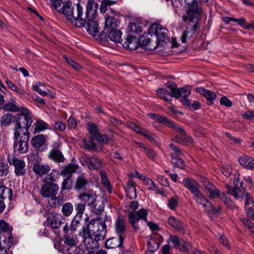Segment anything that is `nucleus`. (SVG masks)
Returning <instances> with one entry per match:
<instances>
[{"instance_id": "obj_24", "label": "nucleus", "mask_w": 254, "mask_h": 254, "mask_svg": "<svg viewBox=\"0 0 254 254\" xmlns=\"http://www.w3.org/2000/svg\"><path fill=\"white\" fill-rule=\"evenodd\" d=\"M118 22L116 18L110 16H107L105 17V32L117 29Z\"/></svg>"}, {"instance_id": "obj_6", "label": "nucleus", "mask_w": 254, "mask_h": 254, "mask_svg": "<svg viewBox=\"0 0 254 254\" xmlns=\"http://www.w3.org/2000/svg\"><path fill=\"white\" fill-rule=\"evenodd\" d=\"M170 147L172 150L171 153L172 158V162L176 166L181 169L184 168L185 163L182 159L181 158L183 156V153L181 149L174 144L171 143Z\"/></svg>"}, {"instance_id": "obj_41", "label": "nucleus", "mask_w": 254, "mask_h": 254, "mask_svg": "<svg viewBox=\"0 0 254 254\" xmlns=\"http://www.w3.org/2000/svg\"><path fill=\"white\" fill-rule=\"evenodd\" d=\"M135 41L134 40L132 37H128L124 42V46L130 50H134L136 48Z\"/></svg>"}, {"instance_id": "obj_56", "label": "nucleus", "mask_w": 254, "mask_h": 254, "mask_svg": "<svg viewBox=\"0 0 254 254\" xmlns=\"http://www.w3.org/2000/svg\"><path fill=\"white\" fill-rule=\"evenodd\" d=\"M113 2L109 0H105L101 4L100 6V11L101 13H105L107 10V6L112 5Z\"/></svg>"}, {"instance_id": "obj_58", "label": "nucleus", "mask_w": 254, "mask_h": 254, "mask_svg": "<svg viewBox=\"0 0 254 254\" xmlns=\"http://www.w3.org/2000/svg\"><path fill=\"white\" fill-rule=\"evenodd\" d=\"M0 230L2 232H10L11 228L4 220H0Z\"/></svg>"}, {"instance_id": "obj_57", "label": "nucleus", "mask_w": 254, "mask_h": 254, "mask_svg": "<svg viewBox=\"0 0 254 254\" xmlns=\"http://www.w3.org/2000/svg\"><path fill=\"white\" fill-rule=\"evenodd\" d=\"M170 239L171 242L174 244V246L176 248L178 249L179 248L181 249V248H180V246L181 245L182 242L177 236H170Z\"/></svg>"}, {"instance_id": "obj_27", "label": "nucleus", "mask_w": 254, "mask_h": 254, "mask_svg": "<svg viewBox=\"0 0 254 254\" xmlns=\"http://www.w3.org/2000/svg\"><path fill=\"white\" fill-rule=\"evenodd\" d=\"M115 227L116 232L119 235V236H123L126 228L124 219L121 217H118L115 222Z\"/></svg>"}, {"instance_id": "obj_35", "label": "nucleus", "mask_w": 254, "mask_h": 254, "mask_svg": "<svg viewBox=\"0 0 254 254\" xmlns=\"http://www.w3.org/2000/svg\"><path fill=\"white\" fill-rule=\"evenodd\" d=\"M71 232L64 235V243L70 246H73L76 244V237Z\"/></svg>"}, {"instance_id": "obj_36", "label": "nucleus", "mask_w": 254, "mask_h": 254, "mask_svg": "<svg viewBox=\"0 0 254 254\" xmlns=\"http://www.w3.org/2000/svg\"><path fill=\"white\" fill-rule=\"evenodd\" d=\"M101 183L107 189L108 191L111 193L112 192V187L110 184V182L107 179L106 173L104 171L100 172Z\"/></svg>"}, {"instance_id": "obj_23", "label": "nucleus", "mask_w": 254, "mask_h": 254, "mask_svg": "<svg viewBox=\"0 0 254 254\" xmlns=\"http://www.w3.org/2000/svg\"><path fill=\"white\" fill-rule=\"evenodd\" d=\"M48 157L49 159L57 163H62L64 160V158L62 152L60 150L56 149L51 150L49 152Z\"/></svg>"}, {"instance_id": "obj_9", "label": "nucleus", "mask_w": 254, "mask_h": 254, "mask_svg": "<svg viewBox=\"0 0 254 254\" xmlns=\"http://www.w3.org/2000/svg\"><path fill=\"white\" fill-rule=\"evenodd\" d=\"M147 251L150 253L157 251L162 243V237L157 233H154L146 237Z\"/></svg>"}, {"instance_id": "obj_38", "label": "nucleus", "mask_w": 254, "mask_h": 254, "mask_svg": "<svg viewBox=\"0 0 254 254\" xmlns=\"http://www.w3.org/2000/svg\"><path fill=\"white\" fill-rule=\"evenodd\" d=\"M84 148L89 150H95L96 148V145L93 142L92 137L89 139L84 138L82 140Z\"/></svg>"}, {"instance_id": "obj_54", "label": "nucleus", "mask_w": 254, "mask_h": 254, "mask_svg": "<svg viewBox=\"0 0 254 254\" xmlns=\"http://www.w3.org/2000/svg\"><path fill=\"white\" fill-rule=\"evenodd\" d=\"M127 193V197L128 198L134 199L136 197L137 194L135 188H130L125 190Z\"/></svg>"}, {"instance_id": "obj_63", "label": "nucleus", "mask_w": 254, "mask_h": 254, "mask_svg": "<svg viewBox=\"0 0 254 254\" xmlns=\"http://www.w3.org/2000/svg\"><path fill=\"white\" fill-rule=\"evenodd\" d=\"M220 103L221 105H224L227 107H230L232 105L231 101L225 96L220 98Z\"/></svg>"}, {"instance_id": "obj_47", "label": "nucleus", "mask_w": 254, "mask_h": 254, "mask_svg": "<svg viewBox=\"0 0 254 254\" xmlns=\"http://www.w3.org/2000/svg\"><path fill=\"white\" fill-rule=\"evenodd\" d=\"M13 121V116L10 114H6L3 116L1 120V123L4 126H8Z\"/></svg>"}, {"instance_id": "obj_18", "label": "nucleus", "mask_w": 254, "mask_h": 254, "mask_svg": "<svg viewBox=\"0 0 254 254\" xmlns=\"http://www.w3.org/2000/svg\"><path fill=\"white\" fill-rule=\"evenodd\" d=\"M87 165L90 170L99 169L104 166V162L96 156L88 158L87 160Z\"/></svg>"}, {"instance_id": "obj_48", "label": "nucleus", "mask_w": 254, "mask_h": 254, "mask_svg": "<svg viewBox=\"0 0 254 254\" xmlns=\"http://www.w3.org/2000/svg\"><path fill=\"white\" fill-rule=\"evenodd\" d=\"M9 172V166L7 163L0 162V176H6Z\"/></svg>"}, {"instance_id": "obj_34", "label": "nucleus", "mask_w": 254, "mask_h": 254, "mask_svg": "<svg viewBox=\"0 0 254 254\" xmlns=\"http://www.w3.org/2000/svg\"><path fill=\"white\" fill-rule=\"evenodd\" d=\"M35 127L33 132L36 133L48 128V124L42 120H38L34 124Z\"/></svg>"}, {"instance_id": "obj_21", "label": "nucleus", "mask_w": 254, "mask_h": 254, "mask_svg": "<svg viewBox=\"0 0 254 254\" xmlns=\"http://www.w3.org/2000/svg\"><path fill=\"white\" fill-rule=\"evenodd\" d=\"M168 223L172 227L179 232L182 233H185L184 225L179 219L174 216L169 217L168 219Z\"/></svg>"}, {"instance_id": "obj_11", "label": "nucleus", "mask_w": 254, "mask_h": 254, "mask_svg": "<svg viewBox=\"0 0 254 254\" xmlns=\"http://www.w3.org/2000/svg\"><path fill=\"white\" fill-rule=\"evenodd\" d=\"M193 198L197 203L202 205L203 208L207 211H212L214 213H218L220 210V208H209L208 204H210V203L208 201L207 199L203 195L200 189L193 193Z\"/></svg>"}, {"instance_id": "obj_16", "label": "nucleus", "mask_w": 254, "mask_h": 254, "mask_svg": "<svg viewBox=\"0 0 254 254\" xmlns=\"http://www.w3.org/2000/svg\"><path fill=\"white\" fill-rule=\"evenodd\" d=\"M51 170V167L47 164H43L41 163L35 162L33 166V171L35 174L39 177H42L47 175Z\"/></svg>"}, {"instance_id": "obj_17", "label": "nucleus", "mask_w": 254, "mask_h": 254, "mask_svg": "<svg viewBox=\"0 0 254 254\" xmlns=\"http://www.w3.org/2000/svg\"><path fill=\"white\" fill-rule=\"evenodd\" d=\"M183 183L192 194L200 189V185L193 179L190 178H185L183 180Z\"/></svg>"}, {"instance_id": "obj_45", "label": "nucleus", "mask_w": 254, "mask_h": 254, "mask_svg": "<svg viewBox=\"0 0 254 254\" xmlns=\"http://www.w3.org/2000/svg\"><path fill=\"white\" fill-rule=\"evenodd\" d=\"M77 212L75 216L82 218V215L85 209V203H78L75 206Z\"/></svg>"}, {"instance_id": "obj_20", "label": "nucleus", "mask_w": 254, "mask_h": 254, "mask_svg": "<svg viewBox=\"0 0 254 254\" xmlns=\"http://www.w3.org/2000/svg\"><path fill=\"white\" fill-rule=\"evenodd\" d=\"M204 190L211 199L218 198L221 194L220 190L211 184H205Z\"/></svg>"}, {"instance_id": "obj_40", "label": "nucleus", "mask_w": 254, "mask_h": 254, "mask_svg": "<svg viewBox=\"0 0 254 254\" xmlns=\"http://www.w3.org/2000/svg\"><path fill=\"white\" fill-rule=\"evenodd\" d=\"M142 180L144 182V185L148 190L153 191H156L158 190V188L155 183L149 178L143 177Z\"/></svg>"}, {"instance_id": "obj_53", "label": "nucleus", "mask_w": 254, "mask_h": 254, "mask_svg": "<svg viewBox=\"0 0 254 254\" xmlns=\"http://www.w3.org/2000/svg\"><path fill=\"white\" fill-rule=\"evenodd\" d=\"M143 150L148 158L154 160L157 156L156 153L151 148L143 147Z\"/></svg>"}, {"instance_id": "obj_3", "label": "nucleus", "mask_w": 254, "mask_h": 254, "mask_svg": "<svg viewBox=\"0 0 254 254\" xmlns=\"http://www.w3.org/2000/svg\"><path fill=\"white\" fill-rule=\"evenodd\" d=\"M16 125L18 126V130L16 129V134L18 135L17 130L21 129L20 127L28 129L33 122L32 115L28 109L25 107H21L20 114L17 115L16 119Z\"/></svg>"}, {"instance_id": "obj_44", "label": "nucleus", "mask_w": 254, "mask_h": 254, "mask_svg": "<svg viewBox=\"0 0 254 254\" xmlns=\"http://www.w3.org/2000/svg\"><path fill=\"white\" fill-rule=\"evenodd\" d=\"M71 177V175H68L64 180L62 184V190H70L72 188Z\"/></svg>"}, {"instance_id": "obj_25", "label": "nucleus", "mask_w": 254, "mask_h": 254, "mask_svg": "<svg viewBox=\"0 0 254 254\" xmlns=\"http://www.w3.org/2000/svg\"><path fill=\"white\" fill-rule=\"evenodd\" d=\"M64 219L61 214H55L52 217L49 225L52 229H58L62 225Z\"/></svg>"}, {"instance_id": "obj_62", "label": "nucleus", "mask_w": 254, "mask_h": 254, "mask_svg": "<svg viewBox=\"0 0 254 254\" xmlns=\"http://www.w3.org/2000/svg\"><path fill=\"white\" fill-rule=\"evenodd\" d=\"M58 171L56 170H52V172L48 175V179L51 182H55L57 179Z\"/></svg>"}, {"instance_id": "obj_2", "label": "nucleus", "mask_w": 254, "mask_h": 254, "mask_svg": "<svg viewBox=\"0 0 254 254\" xmlns=\"http://www.w3.org/2000/svg\"><path fill=\"white\" fill-rule=\"evenodd\" d=\"M107 226L101 219H92L87 226H83L79 235L85 237L86 234L93 236L100 240H103L106 236Z\"/></svg>"}, {"instance_id": "obj_60", "label": "nucleus", "mask_w": 254, "mask_h": 254, "mask_svg": "<svg viewBox=\"0 0 254 254\" xmlns=\"http://www.w3.org/2000/svg\"><path fill=\"white\" fill-rule=\"evenodd\" d=\"M250 158V157H248L246 155H243L241 156L239 158V163L240 165L247 169Z\"/></svg>"}, {"instance_id": "obj_42", "label": "nucleus", "mask_w": 254, "mask_h": 254, "mask_svg": "<svg viewBox=\"0 0 254 254\" xmlns=\"http://www.w3.org/2000/svg\"><path fill=\"white\" fill-rule=\"evenodd\" d=\"M127 30L130 33H138L141 31L140 26L135 23H130L127 27Z\"/></svg>"}, {"instance_id": "obj_30", "label": "nucleus", "mask_w": 254, "mask_h": 254, "mask_svg": "<svg viewBox=\"0 0 254 254\" xmlns=\"http://www.w3.org/2000/svg\"><path fill=\"white\" fill-rule=\"evenodd\" d=\"M135 211H132L130 212L128 215V220L129 223L132 225L133 228L135 231L139 229V227L136 225L140 219Z\"/></svg>"}, {"instance_id": "obj_1", "label": "nucleus", "mask_w": 254, "mask_h": 254, "mask_svg": "<svg viewBox=\"0 0 254 254\" xmlns=\"http://www.w3.org/2000/svg\"><path fill=\"white\" fill-rule=\"evenodd\" d=\"M149 116L153 120L162 123L168 127L175 130L176 135L173 140L180 144H189L192 142V139L188 136L181 126H178L174 122L165 117L157 114H150Z\"/></svg>"}, {"instance_id": "obj_12", "label": "nucleus", "mask_w": 254, "mask_h": 254, "mask_svg": "<svg viewBox=\"0 0 254 254\" xmlns=\"http://www.w3.org/2000/svg\"><path fill=\"white\" fill-rule=\"evenodd\" d=\"M84 239L83 241L85 249L89 252H93L96 250L99 247L98 241L100 239L93 236H90L89 234H86L85 237H83Z\"/></svg>"}, {"instance_id": "obj_14", "label": "nucleus", "mask_w": 254, "mask_h": 254, "mask_svg": "<svg viewBox=\"0 0 254 254\" xmlns=\"http://www.w3.org/2000/svg\"><path fill=\"white\" fill-rule=\"evenodd\" d=\"M29 139V137L25 134L23 136V139L15 140L14 144V150L18 153H24L27 152L28 148V144L27 141Z\"/></svg>"}, {"instance_id": "obj_26", "label": "nucleus", "mask_w": 254, "mask_h": 254, "mask_svg": "<svg viewBox=\"0 0 254 254\" xmlns=\"http://www.w3.org/2000/svg\"><path fill=\"white\" fill-rule=\"evenodd\" d=\"M196 90L199 93L204 96L210 102V104L213 103V100H214L216 97V95L214 92L205 89L203 87H198L196 89Z\"/></svg>"}, {"instance_id": "obj_51", "label": "nucleus", "mask_w": 254, "mask_h": 254, "mask_svg": "<svg viewBox=\"0 0 254 254\" xmlns=\"http://www.w3.org/2000/svg\"><path fill=\"white\" fill-rule=\"evenodd\" d=\"M5 108L6 110L11 112L19 111L20 112L21 108H19L15 103L9 102L5 104Z\"/></svg>"}, {"instance_id": "obj_22", "label": "nucleus", "mask_w": 254, "mask_h": 254, "mask_svg": "<svg viewBox=\"0 0 254 254\" xmlns=\"http://www.w3.org/2000/svg\"><path fill=\"white\" fill-rule=\"evenodd\" d=\"M88 184L87 178L83 175L78 176L76 179L74 189L76 190H83Z\"/></svg>"}, {"instance_id": "obj_52", "label": "nucleus", "mask_w": 254, "mask_h": 254, "mask_svg": "<svg viewBox=\"0 0 254 254\" xmlns=\"http://www.w3.org/2000/svg\"><path fill=\"white\" fill-rule=\"evenodd\" d=\"M43 86V84H42L40 82H37L36 84L33 85L32 86V89L33 90L36 91L38 93H39L42 96H45L47 95V92L43 91L40 88L41 86Z\"/></svg>"}, {"instance_id": "obj_28", "label": "nucleus", "mask_w": 254, "mask_h": 254, "mask_svg": "<svg viewBox=\"0 0 254 254\" xmlns=\"http://www.w3.org/2000/svg\"><path fill=\"white\" fill-rule=\"evenodd\" d=\"M12 196V192L11 189L4 186L3 185H0V199H8V200H10Z\"/></svg>"}, {"instance_id": "obj_15", "label": "nucleus", "mask_w": 254, "mask_h": 254, "mask_svg": "<svg viewBox=\"0 0 254 254\" xmlns=\"http://www.w3.org/2000/svg\"><path fill=\"white\" fill-rule=\"evenodd\" d=\"M162 26L160 24H152L149 29V33L156 36L157 41L164 42L167 38V35L165 32L162 31Z\"/></svg>"}, {"instance_id": "obj_50", "label": "nucleus", "mask_w": 254, "mask_h": 254, "mask_svg": "<svg viewBox=\"0 0 254 254\" xmlns=\"http://www.w3.org/2000/svg\"><path fill=\"white\" fill-rule=\"evenodd\" d=\"M138 216V218L140 219H142L144 221H145V222H147V216H148V210L146 209H144V208H141L140 209H139L138 211H135Z\"/></svg>"}, {"instance_id": "obj_4", "label": "nucleus", "mask_w": 254, "mask_h": 254, "mask_svg": "<svg viewBox=\"0 0 254 254\" xmlns=\"http://www.w3.org/2000/svg\"><path fill=\"white\" fill-rule=\"evenodd\" d=\"M186 4L188 5L189 9L186 14L183 16V20L187 21L188 19H198L201 13V8L198 7L196 0H185Z\"/></svg>"}, {"instance_id": "obj_59", "label": "nucleus", "mask_w": 254, "mask_h": 254, "mask_svg": "<svg viewBox=\"0 0 254 254\" xmlns=\"http://www.w3.org/2000/svg\"><path fill=\"white\" fill-rule=\"evenodd\" d=\"M54 127L56 130L62 131L65 129V125L64 123L59 121L54 124Z\"/></svg>"}, {"instance_id": "obj_43", "label": "nucleus", "mask_w": 254, "mask_h": 254, "mask_svg": "<svg viewBox=\"0 0 254 254\" xmlns=\"http://www.w3.org/2000/svg\"><path fill=\"white\" fill-rule=\"evenodd\" d=\"M81 218L74 216L73 218L70 227V232L74 233L77 229V227L79 225Z\"/></svg>"}, {"instance_id": "obj_32", "label": "nucleus", "mask_w": 254, "mask_h": 254, "mask_svg": "<svg viewBox=\"0 0 254 254\" xmlns=\"http://www.w3.org/2000/svg\"><path fill=\"white\" fill-rule=\"evenodd\" d=\"M21 129L19 130H17L18 131V135L16 134V129L18 130V126H15L14 129V137L15 140H18V139H23V135L26 134V135L27 136V137H29V129L27 128H23V127H20Z\"/></svg>"}, {"instance_id": "obj_10", "label": "nucleus", "mask_w": 254, "mask_h": 254, "mask_svg": "<svg viewBox=\"0 0 254 254\" xmlns=\"http://www.w3.org/2000/svg\"><path fill=\"white\" fill-rule=\"evenodd\" d=\"M94 11H90L88 9V7H87V12L86 17L88 20L87 24V31L89 34L92 36H95L98 32V24L94 20V16L93 15Z\"/></svg>"}, {"instance_id": "obj_29", "label": "nucleus", "mask_w": 254, "mask_h": 254, "mask_svg": "<svg viewBox=\"0 0 254 254\" xmlns=\"http://www.w3.org/2000/svg\"><path fill=\"white\" fill-rule=\"evenodd\" d=\"M46 142V138L43 134L35 136L31 139V144L35 148L42 146Z\"/></svg>"}, {"instance_id": "obj_13", "label": "nucleus", "mask_w": 254, "mask_h": 254, "mask_svg": "<svg viewBox=\"0 0 254 254\" xmlns=\"http://www.w3.org/2000/svg\"><path fill=\"white\" fill-rule=\"evenodd\" d=\"M79 199L91 206L95 202L97 195L94 191L92 190H86L83 193H80L78 195Z\"/></svg>"}, {"instance_id": "obj_37", "label": "nucleus", "mask_w": 254, "mask_h": 254, "mask_svg": "<svg viewBox=\"0 0 254 254\" xmlns=\"http://www.w3.org/2000/svg\"><path fill=\"white\" fill-rule=\"evenodd\" d=\"M73 207L70 202L64 203L62 207V212L65 216H70L73 212Z\"/></svg>"}, {"instance_id": "obj_7", "label": "nucleus", "mask_w": 254, "mask_h": 254, "mask_svg": "<svg viewBox=\"0 0 254 254\" xmlns=\"http://www.w3.org/2000/svg\"><path fill=\"white\" fill-rule=\"evenodd\" d=\"M59 190V186L53 182H46L41 186V194L45 197H53L56 195Z\"/></svg>"}, {"instance_id": "obj_31", "label": "nucleus", "mask_w": 254, "mask_h": 254, "mask_svg": "<svg viewBox=\"0 0 254 254\" xmlns=\"http://www.w3.org/2000/svg\"><path fill=\"white\" fill-rule=\"evenodd\" d=\"M105 32L108 33V37L111 41L115 43L120 42L122 36V32L120 30L115 29Z\"/></svg>"}, {"instance_id": "obj_49", "label": "nucleus", "mask_w": 254, "mask_h": 254, "mask_svg": "<svg viewBox=\"0 0 254 254\" xmlns=\"http://www.w3.org/2000/svg\"><path fill=\"white\" fill-rule=\"evenodd\" d=\"M151 40L149 38H145L141 41V44L144 47V48L149 50H154L157 48L158 46L157 44H156L154 47H152L151 46Z\"/></svg>"}, {"instance_id": "obj_61", "label": "nucleus", "mask_w": 254, "mask_h": 254, "mask_svg": "<svg viewBox=\"0 0 254 254\" xmlns=\"http://www.w3.org/2000/svg\"><path fill=\"white\" fill-rule=\"evenodd\" d=\"M178 205V201L175 198L172 197L168 200V205L170 209L174 210Z\"/></svg>"}, {"instance_id": "obj_46", "label": "nucleus", "mask_w": 254, "mask_h": 254, "mask_svg": "<svg viewBox=\"0 0 254 254\" xmlns=\"http://www.w3.org/2000/svg\"><path fill=\"white\" fill-rule=\"evenodd\" d=\"M87 129L89 133L92 134L94 137L98 135L99 131L97 126L93 123H88L87 126Z\"/></svg>"}, {"instance_id": "obj_64", "label": "nucleus", "mask_w": 254, "mask_h": 254, "mask_svg": "<svg viewBox=\"0 0 254 254\" xmlns=\"http://www.w3.org/2000/svg\"><path fill=\"white\" fill-rule=\"evenodd\" d=\"M245 210L247 212L248 215L251 216L254 220V204L251 206H245Z\"/></svg>"}, {"instance_id": "obj_39", "label": "nucleus", "mask_w": 254, "mask_h": 254, "mask_svg": "<svg viewBox=\"0 0 254 254\" xmlns=\"http://www.w3.org/2000/svg\"><path fill=\"white\" fill-rule=\"evenodd\" d=\"M157 95L161 99H163L165 101L170 102L171 101V99L168 98L171 97V95L170 92L165 89H159L157 91Z\"/></svg>"}, {"instance_id": "obj_33", "label": "nucleus", "mask_w": 254, "mask_h": 254, "mask_svg": "<svg viewBox=\"0 0 254 254\" xmlns=\"http://www.w3.org/2000/svg\"><path fill=\"white\" fill-rule=\"evenodd\" d=\"M78 166L75 164H69L65 166L61 171V174L64 176L65 177L66 175H71V174L75 172Z\"/></svg>"}, {"instance_id": "obj_5", "label": "nucleus", "mask_w": 254, "mask_h": 254, "mask_svg": "<svg viewBox=\"0 0 254 254\" xmlns=\"http://www.w3.org/2000/svg\"><path fill=\"white\" fill-rule=\"evenodd\" d=\"M8 162L14 167V172L16 176H23L26 174V163L23 160L8 157Z\"/></svg>"}, {"instance_id": "obj_19", "label": "nucleus", "mask_w": 254, "mask_h": 254, "mask_svg": "<svg viewBox=\"0 0 254 254\" xmlns=\"http://www.w3.org/2000/svg\"><path fill=\"white\" fill-rule=\"evenodd\" d=\"M124 237L120 235L118 238L113 237L107 240L105 243V247L107 249H114L120 247L123 244Z\"/></svg>"}, {"instance_id": "obj_8", "label": "nucleus", "mask_w": 254, "mask_h": 254, "mask_svg": "<svg viewBox=\"0 0 254 254\" xmlns=\"http://www.w3.org/2000/svg\"><path fill=\"white\" fill-rule=\"evenodd\" d=\"M198 20L188 19L186 22H189V26L186 30L184 31L181 37V40L183 43H186L188 40L190 39L194 35L198 28Z\"/></svg>"}, {"instance_id": "obj_55", "label": "nucleus", "mask_w": 254, "mask_h": 254, "mask_svg": "<svg viewBox=\"0 0 254 254\" xmlns=\"http://www.w3.org/2000/svg\"><path fill=\"white\" fill-rule=\"evenodd\" d=\"M104 209V204L103 202H98L96 204L94 208V213L97 215L101 214Z\"/></svg>"}]
</instances>
